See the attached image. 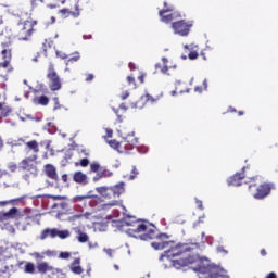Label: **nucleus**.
<instances>
[{
    "instance_id": "nucleus-31",
    "label": "nucleus",
    "mask_w": 278,
    "mask_h": 278,
    "mask_svg": "<svg viewBox=\"0 0 278 278\" xmlns=\"http://www.w3.org/2000/svg\"><path fill=\"white\" fill-rule=\"evenodd\" d=\"M38 105H49V97L47 96H40L37 98Z\"/></svg>"
},
{
    "instance_id": "nucleus-25",
    "label": "nucleus",
    "mask_w": 278,
    "mask_h": 278,
    "mask_svg": "<svg viewBox=\"0 0 278 278\" xmlns=\"http://www.w3.org/2000/svg\"><path fill=\"white\" fill-rule=\"evenodd\" d=\"M170 244V242L168 241H160V242H152L151 247H153L155 249V251H162L164 249H166V247H168Z\"/></svg>"
},
{
    "instance_id": "nucleus-15",
    "label": "nucleus",
    "mask_w": 278,
    "mask_h": 278,
    "mask_svg": "<svg viewBox=\"0 0 278 278\" xmlns=\"http://www.w3.org/2000/svg\"><path fill=\"white\" fill-rule=\"evenodd\" d=\"M242 179H244V168L228 179V186H242Z\"/></svg>"
},
{
    "instance_id": "nucleus-11",
    "label": "nucleus",
    "mask_w": 278,
    "mask_h": 278,
    "mask_svg": "<svg viewBox=\"0 0 278 278\" xmlns=\"http://www.w3.org/2000/svg\"><path fill=\"white\" fill-rule=\"evenodd\" d=\"M24 153L25 155H38V153H40V146L38 144V141L31 140L26 142Z\"/></svg>"
},
{
    "instance_id": "nucleus-53",
    "label": "nucleus",
    "mask_w": 278,
    "mask_h": 278,
    "mask_svg": "<svg viewBox=\"0 0 278 278\" xmlns=\"http://www.w3.org/2000/svg\"><path fill=\"white\" fill-rule=\"evenodd\" d=\"M128 67L130 71H136V64H134L131 62L128 64Z\"/></svg>"
},
{
    "instance_id": "nucleus-63",
    "label": "nucleus",
    "mask_w": 278,
    "mask_h": 278,
    "mask_svg": "<svg viewBox=\"0 0 278 278\" xmlns=\"http://www.w3.org/2000/svg\"><path fill=\"white\" fill-rule=\"evenodd\" d=\"M238 115H239V116H244V112H243V111H239V112H238Z\"/></svg>"
},
{
    "instance_id": "nucleus-24",
    "label": "nucleus",
    "mask_w": 278,
    "mask_h": 278,
    "mask_svg": "<svg viewBox=\"0 0 278 278\" xmlns=\"http://www.w3.org/2000/svg\"><path fill=\"white\" fill-rule=\"evenodd\" d=\"M12 114V108L5 105V102H0V116L8 118Z\"/></svg>"
},
{
    "instance_id": "nucleus-32",
    "label": "nucleus",
    "mask_w": 278,
    "mask_h": 278,
    "mask_svg": "<svg viewBox=\"0 0 278 278\" xmlns=\"http://www.w3.org/2000/svg\"><path fill=\"white\" fill-rule=\"evenodd\" d=\"M89 237L86 232H81L79 231V236H78V242H80L81 244H85V242H88Z\"/></svg>"
},
{
    "instance_id": "nucleus-47",
    "label": "nucleus",
    "mask_w": 278,
    "mask_h": 278,
    "mask_svg": "<svg viewBox=\"0 0 278 278\" xmlns=\"http://www.w3.org/2000/svg\"><path fill=\"white\" fill-rule=\"evenodd\" d=\"M92 79H94V75L93 74H87L85 81H92Z\"/></svg>"
},
{
    "instance_id": "nucleus-43",
    "label": "nucleus",
    "mask_w": 278,
    "mask_h": 278,
    "mask_svg": "<svg viewBox=\"0 0 278 278\" xmlns=\"http://www.w3.org/2000/svg\"><path fill=\"white\" fill-rule=\"evenodd\" d=\"M54 101V108L53 110H60L61 105H60V99L58 97L53 98Z\"/></svg>"
},
{
    "instance_id": "nucleus-8",
    "label": "nucleus",
    "mask_w": 278,
    "mask_h": 278,
    "mask_svg": "<svg viewBox=\"0 0 278 278\" xmlns=\"http://www.w3.org/2000/svg\"><path fill=\"white\" fill-rule=\"evenodd\" d=\"M192 22H186V20H179L172 23V29H174V34L178 36H188L190 34V29H192Z\"/></svg>"
},
{
    "instance_id": "nucleus-10",
    "label": "nucleus",
    "mask_w": 278,
    "mask_h": 278,
    "mask_svg": "<svg viewBox=\"0 0 278 278\" xmlns=\"http://www.w3.org/2000/svg\"><path fill=\"white\" fill-rule=\"evenodd\" d=\"M38 160V155H31L23 159L18 163L20 170H24L26 173H30V170H36V161Z\"/></svg>"
},
{
    "instance_id": "nucleus-54",
    "label": "nucleus",
    "mask_w": 278,
    "mask_h": 278,
    "mask_svg": "<svg viewBox=\"0 0 278 278\" xmlns=\"http://www.w3.org/2000/svg\"><path fill=\"white\" fill-rule=\"evenodd\" d=\"M9 203H12V201H2L0 202V205H9Z\"/></svg>"
},
{
    "instance_id": "nucleus-39",
    "label": "nucleus",
    "mask_w": 278,
    "mask_h": 278,
    "mask_svg": "<svg viewBox=\"0 0 278 278\" xmlns=\"http://www.w3.org/2000/svg\"><path fill=\"white\" fill-rule=\"evenodd\" d=\"M59 257L61 260H68V257H71V252H60Z\"/></svg>"
},
{
    "instance_id": "nucleus-60",
    "label": "nucleus",
    "mask_w": 278,
    "mask_h": 278,
    "mask_svg": "<svg viewBox=\"0 0 278 278\" xmlns=\"http://www.w3.org/2000/svg\"><path fill=\"white\" fill-rule=\"evenodd\" d=\"M228 112H236V109H233V106H229Z\"/></svg>"
},
{
    "instance_id": "nucleus-44",
    "label": "nucleus",
    "mask_w": 278,
    "mask_h": 278,
    "mask_svg": "<svg viewBox=\"0 0 278 278\" xmlns=\"http://www.w3.org/2000/svg\"><path fill=\"white\" fill-rule=\"evenodd\" d=\"M116 205H118V201L117 200H113L112 202L104 204V207H115Z\"/></svg>"
},
{
    "instance_id": "nucleus-18",
    "label": "nucleus",
    "mask_w": 278,
    "mask_h": 278,
    "mask_svg": "<svg viewBox=\"0 0 278 278\" xmlns=\"http://www.w3.org/2000/svg\"><path fill=\"white\" fill-rule=\"evenodd\" d=\"M73 180L75 181V184L86 186V184H88V175H86L84 172H76L73 175Z\"/></svg>"
},
{
    "instance_id": "nucleus-61",
    "label": "nucleus",
    "mask_w": 278,
    "mask_h": 278,
    "mask_svg": "<svg viewBox=\"0 0 278 278\" xmlns=\"http://www.w3.org/2000/svg\"><path fill=\"white\" fill-rule=\"evenodd\" d=\"M0 149H3V139L0 137Z\"/></svg>"
},
{
    "instance_id": "nucleus-41",
    "label": "nucleus",
    "mask_w": 278,
    "mask_h": 278,
    "mask_svg": "<svg viewBox=\"0 0 278 278\" xmlns=\"http://www.w3.org/2000/svg\"><path fill=\"white\" fill-rule=\"evenodd\" d=\"M56 55L61 59V60H68V55L64 52L61 51H56Z\"/></svg>"
},
{
    "instance_id": "nucleus-59",
    "label": "nucleus",
    "mask_w": 278,
    "mask_h": 278,
    "mask_svg": "<svg viewBox=\"0 0 278 278\" xmlns=\"http://www.w3.org/2000/svg\"><path fill=\"white\" fill-rule=\"evenodd\" d=\"M17 142H21L22 144H25V139L20 138V139L17 140Z\"/></svg>"
},
{
    "instance_id": "nucleus-64",
    "label": "nucleus",
    "mask_w": 278,
    "mask_h": 278,
    "mask_svg": "<svg viewBox=\"0 0 278 278\" xmlns=\"http://www.w3.org/2000/svg\"><path fill=\"white\" fill-rule=\"evenodd\" d=\"M2 77L3 81H8V76H0Z\"/></svg>"
},
{
    "instance_id": "nucleus-19",
    "label": "nucleus",
    "mask_w": 278,
    "mask_h": 278,
    "mask_svg": "<svg viewBox=\"0 0 278 278\" xmlns=\"http://www.w3.org/2000/svg\"><path fill=\"white\" fill-rule=\"evenodd\" d=\"M66 207H68V203L60 202V203H54L51 206V210H52V212L56 213V218H61L62 217V212H60V210H66Z\"/></svg>"
},
{
    "instance_id": "nucleus-48",
    "label": "nucleus",
    "mask_w": 278,
    "mask_h": 278,
    "mask_svg": "<svg viewBox=\"0 0 278 278\" xmlns=\"http://www.w3.org/2000/svg\"><path fill=\"white\" fill-rule=\"evenodd\" d=\"M146 101H150L151 103L155 102V99L151 94H146Z\"/></svg>"
},
{
    "instance_id": "nucleus-62",
    "label": "nucleus",
    "mask_w": 278,
    "mask_h": 278,
    "mask_svg": "<svg viewBox=\"0 0 278 278\" xmlns=\"http://www.w3.org/2000/svg\"><path fill=\"white\" fill-rule=\"evenodd\" d=\"M167 8H172V7H168V2H164V10H166Z\"/></svg>"
},
{
    "instance_id": "nucleus-5",
    "label": "nucleus",
    "mask_w": 278,
    "mask_h": 278,
    "mask_svg": "<svg viewBox=\"0 0 278 278\" xmlns=\"http://www.w3.org/2000/svg\"><path fill=\"white\" fill-rule=\"evenodd\" d=\"M109 144L112 149H116V151H121V149L125 148V153H130L132 149L138 147V138H136L135 132H129L123 138L122 142H118L116 139H112L109 141Z\"/></svg>"
},
{
    "instance_id": "nucleus-56",
    "label": "nucleus",
    "mask_w": 278,
    "mask_h": 278,
    "mask_svg": "<svg viewBox=\"0 0 278 278\" xmlns=\"http://www.w3.org/2000/svg\"><path fill=\"white\" fill-rule=\"evenodd\" d=\"M42 160H49V153H45L43 155H42Z\"/></svg>"
},
{
    "instance_id": "nucleus-46",
    "label": "nucleus",
    "mask_w": 278,
    "mask_h": 278,
    "mask_svg": "<svg viewBox=\"0 0 278 278\" xmlns=\"http://www.w3.org/2000/svg\"><path fill=\"white\" fill-rule=\"evenodd\" d=\"M144 77H147V74L144 73H141L139 76H138V79L140 81V84H144Z\"/></svg>"
},
{
    "instance_id": "nucleus-30",
    "label": "nucleus",
    "mask_w": 278,
    "mask_h": 278,
    "mask_svg": "<svg viewBox=\"0 0 278 278\" xmlns=\"http://www.w3.org/2000/svg\"><path fill=\"white\" fill-rule=\"evenodd\" d=\"M203 90H207V79H204L201 86L194 87V92H198V94H201Z\"/></svg>"
},
{
    "instance_id": "nucleus-21",
    "label": "nucleus",
    "mask_w": 278,
    "mask_h": 278,
    "mask_svg": "<svg viewBox=\"0 0 278 278\" xmlns=\"http://www.w3.org/2000/svg\"><path fill=\"white\" fill-rule=\"evenodd\" d=\"M175 91L177 94H184L186 92H190L188 85L186 83H181V80H177L175 83Z\"/></svg>"
},
{
    "instance_id": "nucleus-3",
    "label": "nucleus",
    "mask_w": 278,
    "mask_h": 278,
    "mask_svg": "<svg viewBox=\"0 0 278 278\" xmlns=\"http://www.w3.org/2000/svg\"><path fill=\"white\" fill-rule=\"evenodd\" d=\"M249 190L250 192H252V197L254 199H256L257 201H262V199H266V197H269L270 192L275 190V184L273 182L261 184L260 178L253 177L251 178Z\"/></svg>"
},
{
    "instance_id": "nucleus-34",
    "label": "nucleus",
    "mask_w": 278,
    "mask_h": 278,
    "mask_svg": "<svg viewBox=\"0 0 278 278\" xmlns=\"http://www.w3.org/2000/svg\"><path fill=\"white\" fill-rule=\"evenodd\" d=\"M46 199H52V201H64V200H66V195L46 194Z\"/></svg>"
},
{
    "instance_id": "nucleus-38",
    "label": "nucleus",
    "mask_w": 278,
    "mask_h": 278,
    "mask_svg": "<svg viewBox=\"0 0 278 278\" xmlns=\"http://www.w3.org/2000/svg\"><path fill=\"white\" fill-rule=\"evenodd\" d=\"M15 214H18V208L12 207L9 210V212L5 214V216H15Z\"/></svg>"
},
{
    "instance_id": "nucleus-16",
    "label": "nucleus",
    "mask_w": 278,
    "mask_h": 278,
    "mask_svg": "<svg viewBox=\"0 0 278 278\" xmlns=\"http://www.w3.org/2000/svg\"><path fill=\"white\" fill-rule=\"evenodd\" d=\"M81 258L76 257L70 265V269L74 275H81L84 273V268L80 267Z\"/></svg>"
},
{
    "instance_id": "nucleus-45",
    "label": "nucleus",
    "mask_w": 278,
    "mask_h": 278,
    "mask_svg": "<svg viewBox=\"0 0 278 278\" xmlns=\"http://www.w3.org/2000/svg\"><path fill=\"white\" fill-rule=\"evenodd\" d=\"M132 175L130 176V179H136V175H138V168L136 166L132 167Z\"/></svg>"
},
{
    "instance_id": "nucleus-37",
    "label": "nucleus",
    "mask_w": 278,
    "mask_h": 278,
    "mask_svg": "<svg viewBox=\"0 0 278 278\" xmlns=\"http://www.w3.org/2000/svg\"><path fill=\"white\" fill-rule=\"evenodd\" d=\"M8 169L11 172V173H16V170H18V165L16 163H10L8 165Z\"/></svg>"
},
{
    "instance_id": "nucleus-33",
    "label": "nucleus",
    "mask_w": 278,
    "mask_h": 278,
    "mask_svg": "<svg viewBox=\"0 0 278 278\" xmlns=\"http://www.w3.org/2000/svg\"><path fill=\"white\" fill-rule=\"evenodd\" d=\"M90 164V160L87 157L81 159L79 162L75 163V166H81L83 168H86Z\"/></svg>"
},
{
    "instance_id": "nucleus-13",
    "label": "nucleus",
    "mask_w": 278,
    "mask_h": 278,
    "mask_svg": "<svg viewBox=\"0 0 278 278\" xmlns=\"http://www.w3.org/2000/svg\"><path fill=\"white\" fill-rule=\"evenodd\" d=\"M163 65L161 63L155 64V71H160L163 75H168V72L172 68H177V65H170L168 64V59L166 56L162 58Z\"/></svg>"
},
{
    "instance_id": "nucleus-58",
    "label": "nucleus",
    "mask_w": 278,
    "mask_h": 278,
    "mask_svg": "<svg viewBox=\"0 0 278 278\" xmlns=\"http://www.w3.org/2000/svg\"><path fill=\"white\" fill-rule=\"evenodd\" d=\"M106 134H108V137H109V138H112V134H113L112 130H106Z\"/></svg>"
},
{
    "instance_id": "nucleus-29",
    "label": "nucleus",
    "mask_w": 278,
    "mask_h": 278,
    "mask_svg": "<svg viewBox=\"0 0 278 278\" xmlns=\"http://www.w3.org/2000/svg\"><path fill=\"white\" fill-rule=\"evenodd\" d=\"M103 166H101V164H99V162H92L90 164V173H99L101 170Z\"/></svg>"
},
{
    "instance_id": "nucleus-40",
    "label": "nucleus",
    "mask_w": 278,
    "mask_h": 278,
    "mask_svg": "<svg viewBox=\"0 0 278 278\" xmlns=\"http://www.w3.org/2000/svg\"><path fill=\"white\" fill-rule=\"evenodd\" d=\"M30 3L33 8H38L40 3H45V0H31Z\"/></svg>"
},
{
    "instance_id": "nucleus-55",
    "label": "nucleus",
    "mask_w": 278,
    "mask_h": 278,
    "mask_svg": "<svg viewBox=\"0 0 278 278\" xmlns=\"http://www.w3.org/2000/svg\"><path fill=\"white\" fill-rule=\"evenodd\" d=\"M48 8H50V10H55V8H58L56 4H48Z\"/></svg>"
},
{
    "instance_id": "nucleus-1",
    "label": "nucleus",
    "mask_w": 278,
    "mask_h": 278,
    "mask_svg": "<svg viewBox=\"0 0 278 278\" xmlns=\"http://www.w3.org/2000/svg\"><path fill=\"white\" fill-rule=\"evenodd\" d=\"M193 247H197V244L178 243L165 251L164 257L172 260V266L177 268V270L186 268V266L197 264L192 267V270L198 274L199 278H229L227 270L223 269V267L205 263L199 260V256L197 255H189L186 258L175 260V257H179L180 255H184V253H190V251L194 249Z\"/></svg>"
},
{
    "instance_id": "nucleus-14",
    "label": "nucleus",
    "mask_w": 278,
    "mask_h": 278,
    "mask_svg": "<svg viewBox=\"0 0 278 278\" xmlns=\"http://www.w3.org/2000/svg\"><path fill=\"white\" fill-rule=\"evenodd\" d=\"M60 14L64 16V18H68V16H73L74 18H77L79 16V4L77 2L74 3V10L73 9H62L60 10Z\"/></svg>"
},
{
    "instance_id": "nucleus-2",
    "label": "nucleus",
    "mask_w": 278,
    "mask_h": 278,
    "mask_svg": "<svg viewBox=\"0 0 278 278\" xmlns=\"http://www.w3.org/2000/svg\"><path fill=\"white\" fill-rule=\"evenodd\" d=\"M126 233L132 238H140V240H168V235L160 233L155 225L138 219L134 216L125 218Z\"/></svg>"
},
{
    "instance_id": "nucleus-9",
    "label": "nucleus",
    "mask_w": 278,
    "mask_h": 278,
    "mask_svg": "<svg viewBox=\"0 0 278 278\" xmlns=\"http://www.w3.org/2000/svg\"><path fill=\"white\" fill-rule=\"evenodd\" d=\"M159 15L163 23H172V21H177V18H181V13L175 11V8L173 7L162 9L161 11H159Z\"/></svg>"
},
{
    "instance_id": "nucleus-6",
    "label": "nucleus",
    "mask_w": 278,
    "mask_h": 278,
    "mask_svg": "<svg viewBox=\"0 0 278 278\" xmlns=\"http://www.w3.org/2000/svg\"><path fill=\"white\" fill-rule=\"evenodd\" d=\"M96 191L103 199H118L121 194L125 193V182H118L112 187H97Z\"/></svg>"
},
{
    "instance_id": "nucleus-12",
    "label": "nucleus",
    "mask_w": 278,
    "mask_h": 278,
    "mask_svg": "<svg viewBox=\"0 0 278 278\" xmlns=\"http://www.w3.org/2000/svg\"><path fill=\"white\" fill-rule=\"evenodd\" d=\"M43 173L48 177V179H52V181L60 180V177L58 176V168H55L53 164H46L43 166Z\"/></svg>"
},
{
    "instance_id": "nucleus-28",
    "label": "nucleus",
    "mask_w": 278,
    "mask_h": 278,
    "mask_svg": "<svg viewBox=\"0 0 278 278\" xmlns=\"http://www.w3.org/2000/svg\"><path fill=\"white\" fill-rule=\"evenodd\" d=\"M24 271L28 273L29 275H34V273H36V266L34 265V263H26Z\"/></svg>"
},
{
    "instance_id": "nucleus-27",
    "label": "nucleus",
    "mask_w": 278,
    "mask_h": 278,
    "mask_svg": "<svg viewBox=\"0 0 278 278\" xmlns=\"http://www.w3.org/2000/svg\"><path fill=\"white\" fill-rule=\"evenodd\" d=\"M81 59V55H79V52H75L73 54L72 58H70L67 61H66V66H68L70 64H75V62H79V60Z\"/></svg>"
},
{
    "instance_id": "nucleus-35",
    "label": "nucleus",
    "mask_w": 278,
    "mask_h": 278,
    "mask_svg": "<svg viewBox=\"0 0 278 278\" xmlns=\"http://www.w3.org/2000/svg\"><path fill=\"white\" fill-rule=\"evenodd\" d=\"M86 199H92V195H89V194H87V195H76V197H74V202L79 203V202H81Z\"/></svg>"
},
{
    "instance_id": "nucleus-49",
    "label": "nucleus",
    "mask_w": 278,
    "mask_h": 278,
    "mask_svg": "<svg viewBox=\"0 0 278 278\" xmlns=\"http://www.w3.org/2000/svg\"><path fill=\"white\" fill-rule=\"evenodd\" d=\"M61 179H62V181H63L64 184H66V182L68 181V175H67V174H63V175L61 176Z\"/></svg>"
},
{
    "instance_id": "nucleus-57",
    "label": "nucleus",
    "mask_w": 278,
    "mask_h": 278,
    "mask_svg": "<svg viewBox=\"0 0 278 278\" xmlns=\"http://www.w3.org/2000/svg\"><path fill=\"white\" fill-rule=\"evenodd\" d=\"M81 216H83L81 214H76V215L73 216V218L77 219V218H81Z\"/></svg>"
},
{
    "instance_id": "nucleus-42",
    "label": "nucleus",
    "mask_w": 278,
    "mask_h": 278,
    "mask_svg": "<svg viewBox=\"0 0 278 278\" xmlns=\"http://www.w3.org/2000/svg\"><path fill=\"white\" fill-rule=\"evenodd\" d=\"M197 58H199V52L197 51H191L189 53V60H197Z\"/></svg>"
},
{
    "instance_id": "nucleus-20",
    "label": "nucleus",
    "mask_w": 278,
    "mask_h": 278,
    "mask_svg": "<svg viewBox=\"0 0 278 278\" xmlns=\"http://www.w3.org/2000/svg\"><path fill=\"white\" fill-rule=\"evenodd\" d=\"M58 238V228H47L43 231H41L40 240H47V238Z\"/></svg>"
},
{
    "instance_id": "nucleus-50",
    "label": "nucleus",
    "mask_w": 278,
    "mask_h": 278,
    "mask_svg": "<svg viewBox=\"0 0 278 278\" xmlns=\"http://www.w3.org/2000/svg\"><path fill=\"white\" fill-rule=\"evenodd\" d=\"M129 97V92L128 91H125L122 96H121V99L122 101H125V99H127Z\"/></svg>"
},
{
    "instance_id": "nucleus-36",
    "label": "nucleus",
    "mask_w": 278,
    "mask_h": 278,
    "mask_svg": "<svg viewBox=\"0 0 278 278\" xmlns=\"http://www.w3.org/2000/svg\"><path fill=\"white\" fill-rule=\"evenodd\" d=\"M128 85L132 86L134 89L138 88V85L136 84V78L134 76L127 77Z\"/></svg>"
},
{
    "instance_id": "nucleus-17",
    "label": "nucleus",
    "mask_w": 278,
    "mask_h": 278,
    "mask_svg": "<svg viewBox=\"0 0 278 278\" xmlns=\"http://www.w3.org/2000/svg\"><path fill=\"white\" fill-rule=\"evenodd\" d=\"M114 173H112L108 167H100V170L93 177V181H100V179H105L108 177H112Z\"/></svg>"
},
{
    "instance_id": "nucleus-22",
    "label": "nucleus",
    "mask_w": 278,
    "mask_h": 278,
    "mask_svg": "<svg viewBox=\"0 0 278 278\" xmlns=\"http://www.w3.org/2000/svg\"><path fill=\"white\" fill-rule=\"evenodd\" d=\"M8 53V55H5ZM2 55H4V61L0 63L1 68H8L10 66V60H12V50H2Z\"/></svg>"
},
{
    "instance_id": "nucleus-52",
    "label": "nucleus",
    "mask_w": 278,
    "mask_h": 278,
    "mask_svg": "<svg viewBox=\"0 0 278 278\" xmlns=\"http://www.w3.org/2000/svg\"><path fill=\"white\" fill-rule=\"evenodd\" d=\"M262 257H266L268 255V252H266V249L261 250Z\"/></svg>"
},
{
    "instance_id": "nucleus-26",
    "label": "nucleus",
    "mask_w": 278,
    "mask_h": 278,
    "mask_svg": "<svg viewBox=\"0 0 278 278\" xmlns=\"http://www.w3.org/2000/svg\"><path fill=\"white\" fill-rule=\"evenodd\" d=\"M56 238H60L61 240H66V238H71V231L70 230H56Z\"/></svg>"
},
{
    "instance_id": "nucleus-4",
    "label": "nucleus",
    "mask_w": 278,
    "mask_h": 278,
    "mask_svg": "<svg viewBox=\"0 0 278 278\" xmlns=\"http://www.w3.org/2000/svg\"><path fill=\"white\" fill-rule=\"evenodd\" d=\"M38 25V21L36 20H25L20 21L16 26V38L18 40L28 41L31 40V36H34L36 31V26Z\"/></svg>"
},
{
    "instance_id": "nucleus-23",
    "label": "nucleus",
    "mask_w": 278,
    "mask_h": 278,
    "mask_svg": "<svg viewBox=\"0 0 278 278\" xmlns=\"http://www.w3.org/2000/svg\"><path fill=\"white\" fill-rule=\"evenodd\" d=\"M37 270H38V273H40L41 275H45V274H47V273H51V270H53V267H51V266L49 265V263L42 262V263H39V264L37 265Z\"/></svg>"
},
{
    "instance_id": "nucleus-7",
    "label": "nucleus",
    "mask_w": 278,
    "mask_h": 278,
    "mask_svg": "<svg viewBox=\"0 0 278 278\" xmlns=\"http://www.w3.org/2000/svg\"><path fill=\"white\" fill-rule=\"evenodd\" d=\"M47 79H49L50 81L49 88L50 90H52V92L62 89V80L60 79V75H58V72H55V65H53V63H50L48 67Z\"/></svg>"
},
{
    "instance_id": "nucleus-51",
    "label": "nucleus",
    "mask_w": 278,
    "mask_h": 278,
    "mask_svg": "<svg viewBox=\"0 0 278 278\" xmlns=\"http://www.w3.org/2000/svg\"><path fill=\"white\" fill-rule=\"evenodd\" d=\"M265 278H277V274L274 271L269 273Z\"/></svg>"
}]
</instances>
